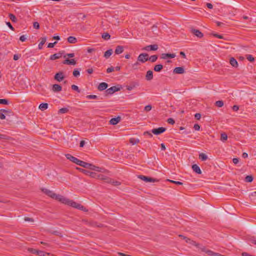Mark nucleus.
<instances>
[{
  "label": "nucleus",
  "mask_w": 256,
  "mask_h": 256,
  "mask_svg": "<svg viewBox=\"0 0 256 256\" xmlns=\"http://www.w3.org/2000/svg\"><path fill=\"white\" fill-rule=\"evenodd\" d=\"M42 190L48 196L50 197L51 198L54 200H57L62 204L70 206L72 208L80 210L84 212L88 211L86 208L84 206H82L80 204H78L73 201L72 200H70L68 198H67L60 194H56L54 192L46 188H42Z\"/></svg>",
  "instance_id": "nucleus-1"
},
{
  "label": "nucleus",
  "mask_w": 256,
  "mask_h": 256,
  "mask_svg": "<svg viewBox=\"0 0 256 256\" xmlns=\"http://www.w3.org/2000/svg\"><path fill=\"white\" fill-rule=\"evenodd\" d=\"M82 166L84 168H89L91 170H95L96 172H108V171L104 168H99L98 166H96L91 164L85 162H84V164H83Z\"/></svg>",
  "instance_id": "nucleus-2"
},
{
  "label": "nucleus",
  "mask_w": 256,
  "mask_h": 256,
  "mask_svg": "<svg viewBox=\"0 0 256 256\" xmlns=\"http://www.w3.org/2000/svg\"><path fill=\"white\" fill-rule=\"evenodd\" d=\"M66 157L68 160H69L70 161L73 162L74 163H75L76 164L79 165L81 166H82V164L84 162V161L78 160L76 158L72 156L70 154H66Z\"/></svg>",
  "instance_id": "nucleus-3"
},
{
  "label": "nucleus",
  "mask_w": 256,
  "mask_h": 256,
  "mask_svg": "<svg viewBox=\"0 0 256 256\" xmlns=\"http://www.w3.org/2000/svg\"><path fill=\"white\" fill-rule=\"evenodd\" d=\"M148 60V54L146 53L140 54L138 57V61L142 63L145 62Z\"/></svg>",
  "instance_id": "nucleus-4"
},
{
  "label": "nucleus",
  "mask_w": 256,
  "mask_h": 256,
  "mask_svg": "<svg viewBox=\"0 0 256 256\" xmlns=\"http://www.w3.org/2000/svg\"><path fill=\"white\" fill-rule=\"evenodd\" d=\"M138 178L146 182H155L158 181V180H156V179L146 176L143 175H139L138 176Z\"/></svg>",
  "instance_id": "nucleus-5"
},
{
  "label": "nucleus",
  "mask_w": 256,
  "mask_h": 256,
  "mask_svg": "<svg viewBox=\"0 0 256 256\" xmlns=\"http://www.w3.org/2000/svg\"><path fill=\"white\" fill-rule=\"evenodd\" d=\"M158 48V45L156 44L147 46L142 48V50L146 51L156 50Z\"/></svg>",
  "instance_id": "nucleus-6"
},
{
  "label": "nucleus",
  "mask_w": 256,
  "mask_h": 256,
  "mask_svg": "<svg viewBox=\"0 0 256 256\" xmlns=\"http://www.w3.org/2000/svg\"><path fill=\"white\" fill-rule=\"evenodd\" d=\"M119 90H120V88H118L116 86H112L110 88H109L106 90V96H108V94H112L114 92H118Z\"/></svg>",
  "instance_id": "nucleus-7"
},
{
  "label": "nucleus",
  "mask_w": 256,
  "mask_h": 256,
  "mask_svg": "<svg viewBox=\"0 0 256 256\" xmlns=\"http://www.w3.org/2000/svg\"><path fill=\"white\" fill-rule=\"evenodd\" d=\"M166 130V128L163 127H160L158 128L152 129V132L156 135L161 134Z\"/></svg>",
  "instance_id": "nucleus-8"
},
{
  "label": "nucleus",
  "mask_w": 256,
  "mask_h": 256,
  "mask_svg": "<svg viewBox=\"0 0 256 256\" xmlns=\"http://www.w3.org/2000/svg\"><path fill=\"white\" fill-rule=\"evenodd\" d=\"M98 179L104 180V182L108 184L112 182L111 178L106 176H104V174H98Z\"/></svg>",
  "instance_id": "nucleus-9"
},
{
  "label": "nucleus",
  "mask_w": 256,
  "mask_h": 256,
  "mask_svg": "<svg viewBox=\"0 0 256 256\" xmlns=\"http://www.w3.org/2000/svg\"><path fill=\"white\" fill-rule=\"evenodd\" d=\"M54 78L58 82H60L62 81L64 78V72H60L56 73L55 74Z\"/></svg>",
  "instance_id": "nucleus-10"
},
{
  "label": "nucleus",
  "mask_w": 256,
  "mask_h": 256,
  "mask_svg": "<svg viewBox=\"0 0 256 256\" xmlns=\"http://www.w3.org/2000/svg\"><path fill=\"white\" fill-rule=\"evenodd\" d=\"M190 32L192 34H193L194 36L198 38H202L204 36L203 34L198 30L192 28H191Z\"/></svg>",
  "instance_id": "nucleus-11"
},
{
  "label": "nucleus",
  "mask_w": 256,
  "mask_h": 256,
  "mask_svg": "<svg viewBox=\"0 0 256 256\" xmlns=\"http://www.w3.org/2000/svg\"><path fill=\"white\" fill-rule=\"evenodd\" d=\"M184 239L185 240L186 242L196 247H199V246H200V244L196 242L195 241L192 240L186 236H184Z\"/></svg>",
  "instance_id": "nucleus-12"
},
{
  "label": "nucleus",
  "mask_w": 256,
  "mask_h": 256,
  "mask_svg": "<svg viewBox=\"0 0 256 256\" xmlns=\"http://www.w3.org/2000/svg\"><path fill=\"white\" fill-rule=\"evenodd\" d=\"M184 72L183 67H176L173 70V72L176 74H183Z\"/></svg>",
  "instance_id": "nucleus-13"
},
{
  "label": "nucleus",
  "mask_w": 256,
  "mask_h": 256,
  "mask_svg": "<svg viewBox=\"0 0 256 256\" xmlns=\"http://www.w3.org/2000/svg\"><path fill=\"white\" fill-rule=\"evenodd\" d=\"M62 87L60 85L58 84H54L52 86V90L54 92H57L62 90Z\"/></svg>",
  "instance_id": "nucleus-14"
},
{
  "label": "nucleus",
  "mask_w": 256,
  "mask_h": 256,
  "mask_svg": "<svg viewBox=\"0 0 256 256\" xmlns=\"http://www.w3.org/2000/svg\"><path fill=\"white\" fill-rule=\"evenodd\" d=\"M62 64H64L75 65L76 61L74 59H66L63 61Z\"/></svg>",
  "instance_id": "nucleus-15"
},
{
  "label": "nucleus",
  "mask_w": 256,
  "mask_h": 256,
  "mask_svg": "<svg viewBox=\"0 0 256 256\" xmlns=\"http://www.w3.org/2000/svg\"><path fill=\"white\" fill-rule=\"evenodd\" d=\"M108 87V84L107 83L102 82L99 84L98 87V89L100 91H102L106 90Z\"/></svg>",
  "instance_id": "nucleus-16"
},
{
  "label": "nucleus",
  "mask_w": 256,
  "mask_h": 256,
  "mask_svg": "<svg viewBox=\"0 0 256 256\" xmlns=\"http://www.w3.org/2000/svg\"><path fill=\"white\" fill-rule=\"evenodd\" d=\"M197 248H198L202 252H204L206 254H207L208 255L212 256V254L208 252H213L211 250L207 249L204 246H202L201 244H200L199 247H197Z\"/></svg>",
  "instance_id": "nucleus-17"
},
{
  "label": "nucleus",
  "mask_w": 256,
  "mask_h": 256,
  "mask_svg": "<svg viewBox=\"0 0 256 256\" xmlns=\"http://www.w3.org/2000/svg\"><path fill=\"white\" fill-rule=\"evenodd\" d=\"M120 120V117L118 116L116 118H112L110 120V124L112 125H116L118 124Z\"/></svg>",
  "instance_id": "nucleus-18"
},
{
  "label": "nucleus",
  "mask_w": 256,
  "mask_h": 256,
  "mask_svg": "<svg viewBox=\"0 0 256 256\" xmlns=\"http://www.w3.org/2000/svg\"><path fill=\"white\" fill-rule=\"evenodd\" d=\"M175 56L176 54H162L161 58L162 59L172 58H175Z\"/></svg>",
  "instance_id": "nucleus-19"
},
{
  "label": "nucleus",
  "mask_w": 256,
  "mask_h": 256,
  "mask_svg": "<svg viewBox=\"0 0 256 256\" xmlns=\"http://www.w3.org/2000/svg\"><path fill=\"white\" fill-rule=\"evenodd\" d=\"M153 78V72L152 70H149L146 72V79L147 80H151Z\"/></svg>",
  "instance_id": "nucleus-20"
},
{
  "label": "nucleus",
  "mask_w": 256,
  "mask_h": 256,
  "mask_svg": "<svg viewBox=\"0 0 256 256\" xmlns=\"http://www.w3.org/2000/svg\"><path fill=\"white\" fill-rule=\"evenodd\" d=\"M62 52H58V54H52L50 56V60H55L56 59L59 58H60L62 57Z\"/></svg>",
  "instance_id": "nucleus-21"
},
{
  "label": "nucleus",
  "mask_w": 256,
  "mask_h": 256,
  "mask_svg": "<svg viewBox=\"0 0 256 256\" xmlns=\"http://www.w3.org/2000/svg\"><path fill=\"white\" fill-rule=\"evenodd\" d=\"M192 169L194 172H196L198 174H202V171L200 167L196 164H193L192 166Z\"/></svg>",
  "instance_id": "nucleus-22"
},
{
  "label": "nucleus",
  "mask_w": 256,
  "mask_h": 256,
  "mask_svg": "<svg viewBox=\"0 0 256 256\" xmlns=\"http://www.w3.org/2000/svg\"><path fill=\"white\" fill-rule=\"evenodd\" d=\"M124 52V47L121 46H118L116 47L115 50V53L116 54H122Z\"/></svg>",
  "instance_id": "nucleus-23"
},
{
  "label": "nucleus",
  "mask_w": 256,
  "mask_h": 256,
  "mask_svg": "<svg viewBox=\"0 0 256 256\" xmlns=\"http://www.w3.org/2000/svg\"><path fill=\"white\" fill-rule=\"evenodd\" d=\"M230 64L234 67L237 68L238 66V63L234 58H230Z\"/></svg>",
  "instance_id": "nucleus-24"
},
{
  "label": "nucleus",
  "mask_w": 256,
  "mask_h": 256,
  "mask_svg": "<svg viewBox=\"0 0 256 256\" xmlns=\"http://www.w3.org/2000/svg\"><path fill=\"white\" fill-rule=\"evenodd\" d=\"M48 108V104L47 103H42L40 104L38 108L42 111L46 110Z\"/></svg>",
  "instance_id": "nucleus-25"
},
{
  "label": "nucleus",
  "mask_w": 256,
  "mask_h": 256,
  "mask_svg": "<svg viewBox=\"0 0 256 256\" xmlns=\"http://www.w3.org/2000/svg\"><path fill=\"white\" fill-rule=\"evenodd\" d=\"M163 68V66L161 64L156 65L154 66V70L155 72H160Z\"/></svg>",
  "instance_id": "nucleus-26"
},
{
  "label": "nucleus",
  "mask_w": 256,
  "mask_h": 256,
  "mask_svg": "<svg viewBox=\"0 0 256 256\" xmlns=\"http://www.w3.org/2000/svg\"><path fill=\"white\" fill-rule=\"evenodd\" d=\"M68 41L70 44H75L76 42V38L72 36H70L68 38Z\"/></svg>",
  "instance_id": "nucleus-27"
},
{
  "label": "nucleus",
  "mask_w": 256,
  "mask_h": 256,
  "mask_svg": "<svg viewBox=\"0 0 256 256\" xmlns=\"http://www.w3.org/2000/svg\"><path fill=\"white\" fill-rule=\"evenodd\" d=\"M46 38H41V42L38 44V48L41 50L42 48L43 45L45 44L46 42Z\"/></svg>",
  "instance_id": "nucleus-28"
},
{
  "label": "nucleus",
  "mask_w": 256,
  "mask_h": 256,
  "mask_svg": "<svg viewBox=\"0 0 256 256\" xmlns=\"http://www.w3.org/2000/svg\"><path fill=\"white\" fill-rule=\"evenodd\" d=\"M112 52H113V51H112V49H110V50H107L104 52V56L106 58H108L112 55Z\"/></svg>",
  "instance_id": "nucleus-29"
},
{
  "label": "nucleus",
  "mask_w": 256,
  "mask_h": 256,
  "mask_svg": "<svg viewBox=\"0 0 256 256\" xmlns=\"http://www.w3.org/2000/svg\"><path fill=\"white\" fill-rule=\"evenodd\" d=\"M208 156L205 154L200 153L199 154V158L202 160H206L208 159Z\"/></svg>",
  "instance_id": "nucleus-30"
},
{
  "label": "nucleus",
  "mask_w": 256,
  "mask_h": 256,
  "mask_svg": "<svg viewBox=\"0 0 256 256\" xmlns=\"http://www.w3.org/2000/svg\"><path fill=\"white\" fill-rule=\"evenodd\" d=\"M140 142V140L138 138H130V142L132 144H138Z\"/></svg>",
  "instance_id": "nucleus-31"
},
{
  "label": "nucleus",
  "mask_w": 256,
  "mask_h": 256,
  "mask_svg": "<svg viewBox=\"0 0 256 256\" xmlns=\"http://www.w3.org/2000/svg\"><path fill=\"white\" fill-rule=\"evenodd\" d=\"M8 16L10 18V20L14 22H16V21H17V18H16V16L13 14H8Z\"/></svg>",
  "instance_id": "nucleus-32"
},
{
  "label": "nucleus",
  "mask_w": 256,
  "mask_h": 256,
  "mask_svg": "<svg viewBox=\"0 0 256 256\" xmlns=\"http://www.w3.org/2000/svg\"><path fill=\"white\" fill-rule=\"evenodd\" d=\"M68 112V109L66 108H63L59 110L58 114H65Z\"/></svg>",
  "instance_id": "nucleus-33"
},
{
  "label": "nucleus",
  "mask_w": 256,
  "mask_h": 256,
  "mask_svg": "<svg viewBox=\"0 0 256 256\" xmlns=\"http://www.w3.org/2000/svg\"><path fill=\"white\" fill-rule=\"evenodd\" d=\"M0 139L10 140L11 139V138L7 135L2 134H0Z\"/></svg>",
  "instance_id": "nucleus-34"
},
{
  "label": "nucleus",
  "mask_w": 256,
  "mask_h": 256,
  "mask_svg": "<svg viewBox=\"0 0 256 256\" xmlns=\"http://www.w3.org/2000/svg\"><path fill=\"white\" fill-rule=\"evenodd\" d=\"M158 59L157 55H153L148 60H150L151 62H155Z\"/></svg>",
  "instance_id": "nucleus-35"
},
{
  "label": "nucleus",
  "mask_w": 256,
  "mask_h": 256,
  "mask_svg": "<svg viewBox=\"0 0 256 256\" xmlns=\"http://www.w3.org/2000/svg\"><path fill=\"white\" fill-rule=\"evenodd\" d=\"M110 34L108 32L104 33L102 34V38L104 40H107L110 38Z\"/></svg>",
  "instance_id": "nucleus-36"
},
{
  "label": "nucleus",
  "mask_w": 256,
  "mask_h": 256,
  "mask_svg": "<svg viewBox=\"0 0 256 256\" xmlns=\"http://www.w3.org/2000/svg\"><path fill=\"white\" fill-rule=\"evenodd\" d=\"M228 138V136H227V134L224 132V133H222L220 135V140H222V141H224V140H226Z\"/></svg>",
  "instance_id": "nucleus-37"
},
{
  "label": "nucleus",
  "mask_w": 256,
  "mask_h": 256,
  "mask_svg": "<svg viewBox=\"0 0 256 256\" xmlns=\"http://www.w3.org/2000/svg\"><path fill=\"white\" fill-rule=\"evenodd\" d=\"M253 179H254V178L252 176H247L245 178V181L246 182H250L253 180Z\"/></svg>",
  "instance_id": "nucleus-38"
},
{
  "label": "nucleus",
  "mask_w": 256,
  "mask_h": 256,
  "mask_svg": "<svg viewBox=\"0 0 256 256\" xmlns=\"http://www.w3.org/2000/svg\"><path fill=\"white\" fill-rule=\"evenodd\" d=\"M215 104L216 106L221 108L224 106V102L222 100H218L216 102Z\"/></svg>",
  "instance_id": "nucleus-39"
},
{
  "label": "nucleus",
  "mask_w": 256,
  "mask_h": 256,
  "mask_svg": "<svg viewBox=\"0 0 256 256\" xmlns=\"http://www.w3.org/2000/svg\"><path fill=\"white\" fill-rule=\"evenodd\" d=\"M36 254L38 255L39 256H48L49 254L44 252L41 250H38Z\"/></svg>",
  "instance_id": "nucleus-40"
},
{
  "label": "nucleus",
  "mask_w": 256,
  "mask_h": 256,
  "mask_svg": "<svg viewBox=\"0 0 256 256\" xmlns=\"http://www.w3.org/2000/svg\"><path fill=\"white\" fill-rule=\"evenodd\" d=\"M246 58L250 62H253L254 60V58L250 54H246Z\"/></svg>",
  "instance_id": "nucleus-41"
},
{
  "label": "nucleus",
  "mask_w": 256,
  "mask_h": 256,
  "mask_svg": "<svg viewBox=\"0 0 256 256\" xmlns=\"http://www.w3.org/2000/svg\"><path fill=\"white\" fill-rule=\"evenodd\" d=\"M71 88H72V90H76V91L78 92H80V90L79 89L78 87L77 86H76V85L72 84V86Z\"/></svg>",
  "instance_id": "nucleus-42"
},
{
  "label": "nucleus",
  "mask_w": 256,
  "mask_h": 256,
  "mask_svg": "<svg viewBox=\"0 0 256 256\" xmlns=\"http://www.w3.org/2000/svg\"><path fill=\"white\" fill-rule=\"evenodd\" d=\"M111 182L110 184H112V185L117 186L120 184V182L118 181H114V180L111 178Z\"/></svg>",
  "instance_id": "nucleus-43"
},
{
  "label": "nucleus",
  "mask_w": 256,
  "mask_h": 256,
  "mask_svg": "<svg viewBox=\"0 0 256 256\" xmlns=\"http://www.w3.org/2000/svg\"><path fill=\"white\" fill-rule=\"evenodd\" d=\"M86 98L88 99H96V98H98V96L96 95H94V94H90V95H88Z\"/></svg>",
  "instance_id": "nucleus-44"
},
{
  "label": "nucleus",
  "mask_w": 256,
  "mask_h": 256,
  "mask_svg": "<svg viewBox=\"0 0 256 256\" xmlns=\"http://www.w3.org/2000/svg\"><path fill=\"white\" fill-rule=\"evenodd\" d=\"M78 169L80 170L84 174H86V175H88V176H90V172H91L88 170L80 168H78Z\"/></svg>",
  "instance_id": "nucleus-45"
},
{
  "label": "nucleus",
  "mask_w": 256,
  "mask_h": 256,
  "mask_svg": "<svg viewBox=\"0 0 256 256\" xmlns=\"http://www.w3.org/2000/svg\"><path fill=\"white\" fill-rule=\"evenodd\" d=\"M98 174L94 172H90V176L92 178H98Z\"/></svg>",
  "instance_id": "nucleus-46"
},
{
  "label": "nucleus",
  "mask_w": 256,
  "mask_h": 256,
  "mask_svg": "<svg viewBox=\"0 0 256 256\" xmlns=\"http://www.w3.org/2000/svg\"><path fill=\"white\" fill-rule=\"evenodd\" d=\"M8 102L6 99H0V104H8Z\"/></svg>",
  "instance_id": "nucleus-47"
},
{
  "label": "nucleus",
  "mask_w": 256,
  "mask_h": 256,
  "mask_svg": "<svg viewBox=\"0 0 256 256\" xmlns=\"http://www.w3.org/2000/svg\"><path fill=\"white\" fill-rule=\"evenodd\" d=\"M72 74H73L74 76L77 77L78 76H80V74L79 70H74L73 71Z\"/></svg>",
  "instance_id": "nucleus-48"
},
{
  "label": "nucleus",
  "mask_w": 256,
  "mask_h": 256,
  "mask_svg": "<svg viewBox=\"0 0 256 256\" xmlns=\"http://www.w3.org/2000/svg\"><path fill=\"white\" fill-rule=\"evenodd\" d=\"M167 122L171 124H174L175 123L174 120L172 118H168L167 120Z\"/></svg>",
  "instance_id": "nucleus-49"
},
{
  "label": "nucleus",
  "mask_w": 256,
  "mask_h": 256,
  "mask_svg": "<svg viewBox=\"0 0 256 256\" xmlns=\"http://www.w3.org/2000/svg\"><path fill=\"white\" fill-rule=\"evenodd\" d=\"M212 34L214 36H215L216 38H220V39H223L224 38V36L222 35H220V34Z\"/></svg>",
  "instance_id": "nucleus-50"
},
{
  "label": "nucleus",
  "mask_w": 256,
  "mask_h": 256,
  "mask_svg": "<svg viewBox=\"0 0 256 256\" xmlns=\"http://www.w3.org/2000/svg\"><path fill=\"white\" fill-rule=\"evenodd\" d=\"M34 28L36 29H39L40 28V24L38 22H34L33 24Z\"/></svg>",
  "instance_id": "nucleus-51"
},
{
  "label": "nucleus",
  "mask_w": 256,
  "mask_h": 256,
  "mask_svg": "<svg viewBox=\"0 0 256 256\" xmlns=\"http://www.w3.org/2000/svg\"><path fill=\"white\" fill-rule=\"evenodd\" d=\"M66 56H68V58H73L74 56V53L67 54H66L64 56V58H66Z\"/></svg>",
  "instance_id": "nucleus-52"
},
{
  "label": "nucleus",
  "mask_w": 256,
  "mask_h": 256,
  "mask_svg": "<svg viewBox=\"0 0 256 256\" xmlns=\"http://www.w3.org/2000/svg\"><path fill=\"white\" fill-rule=\"evenodd\" d=\"M152 107L151 105H148L144 107V110L146 112H149L152 110Z\"/></svg>",
  "instance_id": "nucleus-53"
},
{
  "label": "nucleus",
  "mask_w": 256,
  "mask_h": 256,
  "mask_svg": "<svg viewBox=\"0 0 256 256\" xmlns=\"http://www.w3.org/2000/svg\"><path fill=\"white\" fill-rule=\"evenodd\" d=\"M114 67L112 66H110V68H108L106 70V72L108 73H110V72H114Z\"/></svg>",
  "instance_id": "nucleus-54"
},
{
  "label": "nucleus",
  "mask_w": 256,
  "mask_h": 256,
  "mask_svg": "<svg viewBox=\"0 0 256 256\" xmlns=\"http://www.w3.org/2000/svg\"><path fill=\"white\" fill-rule=\"evenodd\" d=\"M168 180L170 181L171 182L174 183V184H178V185H182V182H180L174 181V180Z\"/></svg>",
  "instance_id": "nucleus-55"
},
{
  "label": "nucleus",
  "mask_w": 256,
  "mask_h": 256,
  "mask_svg": "<svg viewBox=\"0 0 256 256\" xmlns=\"http://www.w3.org/2000/svg\"><path fill=\"white\" fill-rule=\"evenodd\" d=\"M28 250L32 254H37L38 252V250H37L36 249H34V248H29Z\"/></svg>",
  "instance_id": "nucleus-56"
},
{
  "label": "nucleus",
  "mask_w": 256,
  "mask_h": 256,
  "mask_svg": "<svg viewBox=\"0 0 256 256\" xmlns=\"http://www.w3.org/2000/svg\"><path fill=\"white\" fill-rule=\"evenodd\" d=\"M212 254V256H224V255H222L219 253H216V252H208Z\"/></svg>",
  "instance_id": "nucleus-57"
},
{
  "label": "nucleus",
  "mask_w": 256,
  "mask_h": 256,
  "mask_svg": "<svg viewBox=\"0 0 256 256\" xmlns=\"http://www.w3.org/2000/svg\"><path fill=\"white\" fill-rule=\"evenodd\" d=\"M57 43L56 42H55L53 43H49L48 44V48H54V45Z\"/></svg>",
  "instance_id": "nucleus-58"
},
{
  "label": "nucleus",
  "mask_w": 256,
  "mask_h": 256,
  "mask_svg": "<svg viewBox=\"0 0 256 256\" xmlns=\"http://www.w3.org/2000/svg\"><path fill=\"white\" fill-rule=\"evenodd\" d=\"M196 119L199 120L201 118V114L200 113H196L194 115Z\"/></svg>",
  "instance_id": "nucleus-59"
},
{
  "label": "nucleus",
  "mask_w": 256,
  "mask_h": 256,
  "mask_svg": "<svg viewBox=\"0 0 256 256\" xmlns=\"http://www.w3.org/2000/svg\"><path fill=\"white\" fill-rule=\"evenodd\" d=\"M194 128L196 130H199L200 129V126L198 124H194Z\"/></svg>",
  "instance_id": "nucleus-60"
},
{
  "label": "nucleus",
  "mask_w": 256,
  "mask_h": 256,
  "mask_svg": "<svg viewBox=\"0 0 256 256\" xmlns=\"http://www.w3.org/2000/svg\"><path fill=\"white\" fill-rule=\"evenodd\" d=\"M6 25L12 30H14V27L12 26L10 22H6Z\"/></svg>",
  "instance_id": "nucleus-61"
},
{
  "label": "nucleus",
  "mask_w": 256,
  "mask_h": 256,
  "mask_svg": "<svg viewBox=\"0 0 256 256\" xmlns=\"http://www.w3.org/2000/svg\"><path fill=\"white\" fill-rule=\"evenodd\" d=\"M139 65V63L138 62H135L134 64H132V68L134 69H136L137 68V66Z\"/></svg>",
  "instance_id": "nucleus-62"
},
{
  "label": "nucleus",
  "mask_w": 256,
  "mask_h": 256,
  "mask_svg": "<svg viewBox=\"0 0 256 256\" xmlns=\"http://www.w3.org/2000/svg\"><path fill=\"white\" fill-rule=\"evenodd\" d=\"M26 40V38L25 37V36L24 35H22V36H21L20 38V40L22 42H24Z\"/></svg>",
  "instance_id": "nucleus-63"
},
{
  "label": "nucleus",
  "mask_w": 256,
  "mask_h": 256,
  "mask_svg": "<svg viewBox=\"0 0 256 256\" xmlns=\"http://www.w3.org/2000/svg\"><path fill=\"white\" fill-rule=\"evenodd\" d=\"M232 162L234 164H237L239 162V160L238 158H234L232 160Z\"/></svg>",
  "instance_id": "nucleus-64"
}]
</instances>
